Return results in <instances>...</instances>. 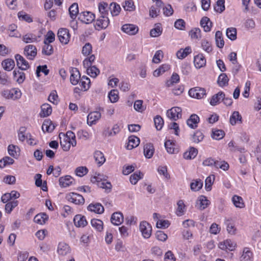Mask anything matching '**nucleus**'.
Here are the masks:
<instances>
[{
	"label": "nucleus",
	"mask_w": 261,
	"mask_h": 261,
	"mask_svg": "<svg viewBox=\"0 0 261 261\" xmlns=\"http://www.w3.org/2000/svg\"><path fill=\"white\" fill-rule=\"evenodd\" d=\"M182 110L180 107H174L167 110L166 115L170 119L176 121L182 116Z\"/></svg>",
	"instance_id": "nucleus-1"
},
{
	"label": "nucleus",
	"mask_w": 261,
	"mask_h": 261,
	"mask_svg": "<svg viewBox=\"0 0 261 261\" xmlns=\"http://www.w3.org/2000/svg\"><path fill=\"white\" fill-rule=\"evenodd\" d=\"M189 94L192 97L201 99L206 95V91L204 88L195 87L189 90Z\"/></svg>",
	"instance_id": "nucleus-2"
},
{
	"label": "nucleus",
	"mask_w": 261,
	"mask_h": 261,
	"mask_svg": "<svg viewBox=\"0 0 261 261\" xmlns=\"http://www.w3.org/2000/svg\"><path fill=\"white\" fill-rule=\"evenodd\" d=\"M66 199L76 204H83L85 202V199L81 195L74 192L68 194L66 196Z\"/></svg>",
	"instance_id": "nucleus-3"
},
{
	"label": "nucleus",
	"mask_w": 261,
	"mask_h": 261,
	"mask_svg": "<svg viewBox=\"0 0 261 261\" xmlns=\"http://www.w3.org/2000/svg\"><path fill=\"white\" fill-rule=\"evenodd\" d=\"M140 229L144 238H150L151 234V226L146 221H142L140 224Z\"/></svg>",
	"instance_id": "nucleus-4"
},
{
	"label": "nucleus",
	"mask_w": 261,
	"mask_h": 261,
	"mask_svg": "<svg viewBox=\"0 0 261 261\" xmlns=\"http://www.w3.org/2000/svg\"><path fill=\"white\" fill-rule=\"evenodd\" d=\"M58 37L61 43L66 44L69 41L70 34L67 29L61 28L58 32Z\"/></svg>",
	"instance_id": "nucleus-5"
},
{
	"label": "nucleus",
	"mask_w": 261,
	"mask_h": 261,
	"mask_svg": "<svg viewBox=\"0 0 261 261\" xmlns=\"http://www.w3.org/2000/svg\"><path fill=\"white\" fill-rule=\"evenodd\" d=\"M219 248L223 250L233 251L235 250L237 244L231 240L227 239L219 243Z\"/></svg>",
	"instance_id": "nucleus-6"
},
{
	"label": "nucleus",
	"mask_w": 261,
	"mask_h": 261,
	"mask_svg": "<svg viewBox=\"0 0 261 261\" xmlns=\"http://www.w3.org/2000/svg\"><path fill=\"white\" fill-rule=\"evenodd\" d=\"M37 54V48L33 45H28L24 48V54L29 60H33L36 56Z\"/></svg>",
	"instance_id": "nucleus-7"
},
{
	"label": "nucleus",
	"mask_w": 261,
	"mask_h": 261,
	"mask_svg": "<svg viewBox=\"0 0 261 261\" xmlns=\"http://www.w3.org/2000/svg\"><path fill=\"white\" fill-rule=\"evenodd\" d=\"M4 96L7 99L17 100L21 97V92L20 90L14 88L5 91Z\"/></svg>",
	"instance_id": "nucleus-8"
},
{
	"label": "nucleus",
	"mask_w": 261,
	"mask_h": 261,
	"mask_svg": "<svg viewBox=\"0 0 261 261\" xmlns=\"http://www.w3.org/2000/svg\"><path fill=\"white\" fill-rule=\"evenodd\" d=\"M15 58L16 61L17 66L19 69L21 70H25L29 68L30 65L28 62L22 56L19 54H16L15 56Z\"/></svg>",
	"instance_id": "nucleus-9"
},
{
	"label": "nucleus",
	"mask_w": 261,
	"mask_h": 261,
	"mask_svg": "<svg viewBox=\"0 0 261 261\" xmlns=\"http://www.w3.org/2000/svg\"><path fill=\"white\" fill-rule=\"evenodd\" d=\"M71 73L70 81L73 85H77L81 79V74L76 68H71L70 70Z\"/></svg>",
	"instance_id": "nucleus-10"
},
{
	"label": "nucleus",
	"mask_w": 261,
	"mask_h": 261,
	"mask_svg": "<svg viewBox=\"0 0 261 261\" xmlns=\"http://www.w3.org/2000/svg\"><path fill=\"white\" fill-rule=\"evenodd\" d=\"M121 30L123 32L129 35H135L137 33L139 30L138 28L133 24H124L122 27Z\"/></svg>",
	"instance_id": "nucleus-11"
},
{
	"label": "nucleus",
	"mask_w": 261,
	"mask_h": 261,
	"mask_svg": "<svg viewBox=\"0 0 261 261\" xmlns=\"http://www.w3.org/2000/svg\"><path fill=\"white\" fill-rule=\"evenodd\" d=\"M210 204V201L207 198L201 195L198 197L196 202V206L200 210H203L207 207Z\"/></svg>",
	"instance_id": "nucleus-12"
},
{
	"label": "nucleus",
	"mask_w": 261,
	"mask_h": 261,
	"mask_svg": "<svg viewBox=\"0 0 261 261\" xmlns=\"http://www.w3.org/2000/svg\"><path fill=\"white\" fill-rule=\"evenodd\" d=\"M81 20L85 23H91L95 19V15L90 12H83L80 14Z\"/></svg>",
	"instance_id": "nucleus-13"
},
{
	"label": "nucleus",
	"mask_w": 261,
	"mask_h": 261,
	"mask_svg": "<svg viewBox=\"0 0 261 261\" xmlns=\"http://www.w3.org/2000/svg\"><path fill=\"white\" fill-rule=\"evenodd\" d=\"M109 24V19L106 15H100L96 20V26L99 29H106Z\"/></svg>",
	"instance_id": "nucleus-14"
},
{
	"label": "nucleus",
	"mask_w": 261,
	"mask_h": 261,
	"mask_svg": "<svg viewBox=\"0 0 261 261\" xmlns=\"http://www.w3.org/2000/svg\"><path fill=\"white\" fill-rule=\"evenodd\" d=\"M70 252L69 245L65 243L61 242L59 244L57 252L60 255L65 256Z\"/></svg>",
	"instance_id": "nucleus-15"
},
{
	"label": "nucleus",
	"mask_w": 261,
	"mask_h": 261,
	"mask_svg": "<svg viewBox=\"0 0 261 261\" xmlns=\"http://www.w3.org/2000/svg\"><path fill=\"white\" fill-rule=\"evenodd\" d=\"M123 220V214L120 212L114 213L111 218V222L115 225H120Z\"/></svg>",
	"instance_id": "nucleus-16"
},
{
	"label": "nucleus",
	"mask_w": 261,
	"mask_h": 261,
	"mask_svg": "<svg viewBox=\"0 0 261 261\" xmlns=\"http://www.w3.org/2000/svg\"><path fill=\"white\" fill-rule=\"evenodd\" d=\"M194 63L196 68L199 69L205 66L206 60L203 55L200 54L195 56Z\"/></svg>",
	"instance_id": "nucleus-17"
},
{
	"label": "nucleus",
	"mask_w": 261,
	"mask_h": 261,
	"mask_svg": "<svg viewBox=\"0 0 261 261\" xmlns=\"http://www.w3.org/2000/svg\"><path fill=\"white\" fill-rule=\"evenodd\" d=\"M74 180V179L71 176L66 175L63 177H61L59 181L61 187L66 188L72 185Z\"/></svg>",
	"instance_id": "nucleus-18"
},
{
	"label": "nucleus",
	"mask_w": 261,
	"mask_h": 261,
	"mask_svg": "<svg viewBox=\"0 0 261 261\" xmlns=\"http://www.w3.org/2000/svg\"><path fill=\"white\" fill-rule=\"evenodd\" d=\"M140 143V139L135 136H130L128 139L127 149H132L137 147Z\"/></svg>",
	"instance_id": "nucleus-19"
},
{
	"label": "nucleus",
	"mask_w": 261,
	"mask_h": 261,
	"mask_svg": "<svg viewBox=\"0 0 261 261\" xmlns=\"http://www.w3.org/2000/svg\"><path fill=\"white\" fill-rule=\"evenodd\" d=\"M229 122L232 125L242 123V117L238 111H234L230 117Z\"/></svg>",
	"instance_id": "nucleus-20"
},
{
	"label": "nucleus",
	"mask_w": 261,
	"mask_h": 261,
	"mask_svg": "<svg viewBox=\"0 0 261 261\" xmlns=\"http://www.w3.org/2000/svg\"><path fill=\"white\" fill-rule=\"evenodd\" d=\"M73 221L74 225L76 227H84L87 224L86 218L81 215H76Z\"/></svg>",
	"instance_id": "nucleus-21"
},
{
	"label": "nucleus",
	"mask_w": 261,
	"mask_h": 261,
	"mask_svg": "<svg viewBox=\"0 0 261 261\" xmlns=\"http://www.w3.org/2000/svg\"><path fill=\"white\" fill-rule=\"evenodd\" d=\"M199 122V118L196 114H192L187 120V125L192 128H195Z\"/></svg>",
	"instance_id": "nucleus-22"
},
{
	"label": "nucleus",
	"mask_w": 261,
	"mask_h": 261,
	"mask_svg": "<svg viewBox=\"0 0 261 261\" xmlns=\"http://www.w3.org/2000/svg\"><path fill=\"white\" fill-rule=\"evenodd\" d=\"M101 117V114L97 111L91 112L87 116V122L88 123H90V125L94 123L97 120L100 119Z\"/></svg>",
	"instance_id": "nucleus-23"
},
{
	"label": "nucleus",
	"mask_w": 261,
	"mask_h": 261,
	"mask_svg": "<svg viewBox=\"0 0 261 261\" xmlns=\"http://www.w3.org/2000/svg\"><path fill=\"white\" fill-rule=\"evenodd\" d=\"M88 210L97 214H102L104 211V207L99 203H91L88 206Z\"/></svg>",
	"instance_id": "nucleus-24"
},
{
	"label": "nucleus",
	"mask_w": 261,
	"mask_h": 261,
	"mask_svg": "<svg viewBox=\"0 0 261 261\" xmlns=\"http://www.w3.org/2000/svg\"><path fill=\"white\" fill-rule=\"evenodd\" d=\"M253 254L249 248L243 249V254L240 257L241 261H252Z\"/></svg>",
	"instance_id": "nucleus-25"
},
{
	"label": "nucleus",
	"mask_w": 261,
	"mask_h": 261,
	"mask_svg": "<svg viewBox=\"0 0 261 261\" xmlns=\"http://www.w3.org/2000/svg\"><path fill=\"white\" fill-rule=\"evenodd\" d=\"M154 147L151 143H147L144 146V154L147 159L151 158L154 153Z\"/></svg>",
	"instance_id": "nucleus-26"
},
{
	"label": "nucleus",
	"mask_w": 261,
	"mask_h": 261,
	"mask_svg": "<svg viewBox=\"0 0 261 261\" xmlns=\"http://www.w3.org/2000/svg\"><path fill=\"white\" fill-rule=\"evenodd\" d=\"M41 111L40 113L41 117L48 116L52 112L51 107L48 103H44L41 106Z\"/></svg>",
	"instance_id": "nucleus-27"
},
{
	"label": "nucleus",
	"mask_w": 261,
	"mask_h": 261,
	"mask_svg": "<svg viewBox=\"0 0 261 261\" xmlns=\"http://www.w3.org/2000/svg\"><path fill=\"white\" fill-rule=\"evenodd\" d=\"M200 25L205 32H210L212 27V22L207 17H203L200 21Z\"/></svg>",
	"instance_id": "nucleus-28"
},
{
	"label": "nucleus",
	"mask_w": 261,
	"mask_h": 261,
	"mask_svg": "<svg viewBox=\"0 0 261 261\" xmlns=\"http://www.w3.org/2000/svg\"><path fill=\"white\" fill-rule=\"evenodd\" d=\"M13 74L14 80L19 84L22 83L25 79L24 73L19 70H14Z\"/></svg>",
	"instance_id": "nucleus-29"
},
{
	"label": "nucleus",
	"mask_w": 261,
	"mask_h": 261,
	"mask_svg": "<svg viewBox=\"0 0 261 261\" xmlns=\"http://www.w3.org/2000/svg\"><path fill=\"white\" fill-rule=\"evenodd\" d=\"M191 52V48L190 46H187L185 49L181 48L178 50L176 53V56L179 59H183Z\"/></svg>",
	"instance_id": "nucleus-30"
},
{
	"label": "nucleus",
	"mask_w": 261,
	"mask_h": 261,
	"mask_svg": "<svg viewBox=\"0 0 261 261\" xmlns=\"http://www.w3.org/2000/svg\"><path fill=\"white\" fill-rule=\"evenodd\" d=\"M2 66L5 70L11 71L15 66V62L11 59H7L2 61Z\"/></svg>",
	"instance_id": "nucleus-31"
},
{
	"label": "nucleus",
	"mask_w": 261,
	"mask_h": 261,
	"mask_svg": "<svg viewBox=\"0 0 261 261\" xmlns=\"http://www.w3.org/2000/svg\"><path fill=\"white\" fill-rule=\"evenodd\" d=\"M55 128V125L50 120H45L42 125V129L44 132H51Z\"/></svg>",
	"instance_id": "nucleus-32"
},
{
	"label": "nucleus",
	"mask_w": 261,
	"mask_h": 261,
	"mask_svg": "<svg viewBox=\"0 0 261 261\" xmlns=\"http://www.w3.org/2000/svg\"><path fill=\"white\" fill-rule=\"evenodd\" d=\"M198 153V150L194 147H191L189 151H186L184 153V158L187 160H191L195 158Z\"/></svg>",
	"instance_id": "nucleus-33"
},
{
	"label": "nucleus",
	"mask_w": 261,
	"mask_h": 261,
	"mask_svg": "<svg viewBox=\"0 0 261 261\" xmlns=\"http://www.w3.org/2000/svg\"><path fill=\"white\" fill-rule=\"evenodd\" d=\"M224 97V93L221 91L219 92L217 94L212 96L210 101V104L212 106H216L222 100V98Z\"/></svg>",
	"instance_id": "nucleus-34"
},
{
	"label": "nucleus",
	"mask_w": 261,
	"mask_h": 261,
	"mask_svg": "<svg viewBox=\"0 0 261 261\" xmlns=\"http://www.w3.org/2000/svg\"><path fill=\"white\" fill-rule=\"evenodd\" d=\"M120 131V128L117 124H115L112 129L110 130L107 129L104 130L103 134L106 137H111L116 135Z\"/></svg>",
	"instance_id": "nucleus-35"
},
{
	"label": "nucleus",
	"mask_w": 261,
	"mask_h": 261,
	"mask_svg": "<svg viewBox=\"0 0 261 261\" xmlns=\"http://www.w3.org/2000/svg\"><path fill=\"white\" fill-rule=\"evenodd\" d=\"M47 219L48 216L46 214L40 213L35 216L34 221L35 223L42 225L45 223Z\"/></svg>",
	"instance_id": "nucleus-36"
},
{
	"label": "nucleus",
	"mask_w": 261,
	"mask_h": 261,
	"mask_svg": "<svg viewBox=\"0 0 261 261\" xmlns=\"http://www.w3.org/2000/svg\"><path fill=\"white\" fill-rule=\"evenodd\" d=\"M215 41L217 47L220 48L223 47L224 45V41L222 37V33L221 31H218L216 32Z\"/></svg>",
	"instance_id": "nucleus-37"
},
{
	"label": "nucleus",
	"mask_w": 261,
	"mask_h": 261,
	"mask_svg": "<svg viewBox=\"0 0 261 261\" xmlns=\"http://www.w3.org/2000/svg\"><path fill=\"white\" fill-rule=\"evenodd\" d=\"M44 44L42 47V53L46 56H50L54 53V48L51 45L46 42V40H44Z\"/></svg>",
	"instance_id": "nucleus-38"
},
{
	"label": "nucleus",
	"mask_w": 261,
	"mask_h": 261,
	"mask_svg": "<svg viewBox=\"0 0 261 261\" xmlns=\"http://www.w3.org/2000/svg\"><path fill=\"white\" fill-rule=\"evenodd\" d=\"M162 28L160 23H156L154 28L150 30V35L152 37H157L161 35Z\"/></svg>",
	"instance_id": "nucleus-39"
},
{
	"label": "nucleus",
	"mask_w": 261,
	"mask_h": 261,
	"mask_svg": "<svg viewBox=\"0 0 261 261\" xmlns=\"http://www.w3.org/2000/svg\"><path fill=\"white\" fill-rule=\"evenodd\" d=\"M94 157L95 161L99 165V166L102 165L106 161V159L103 154L100 151H96L94 152Z\"/></svg>",
	"instance_id": "nucleus-40"
},
{
	"label": "nucleus",
	"mask_w": 261,
	"mask_h": 261,
	"mask_svg": "<svg viewBox=\"0 0 261 261\" xmlns=\"http://www.w3.org/2000/svg\"><path fill=\"white\" fill-rule=\"evenodd\" d=\"M170 69V66L168 64H163L159 68L155 70L153 73V75L155 77H158L160 75L164 73Z\"/></svg>",
	"instance_id": "nucleus-41"
},
{
	"label": "nucleus",
	"mask_w": 261,
	"mask_h": 261,
	"mask_svg": "<svg viewBox=\"0 0 261 261\" xmlns=\"http://www.w3.org/2000/svg\"><path fill=\"white\" fill-rule=\"evenodd\" d=\"M69 13L72 19H75L77 14L79 13L78 5L76 3H73L69 8Z\"/></svg>",
	"instance_id": "nucleus-42"
},
{
	"label": "nucleus",
	"mask_w": 261,
	"mask_h": 261,
	"mask_svg": "<svg viewBox=\"0 0 261 261\" xmlns=\"http://www.w3.org/2000/svg\"><path fill=\"white\" fill-rule=\"evenodd\" d=\"M232 201L233 204L236 207L239 208H243L245 206V204L243 198L239 196L234 195L232 198Z\"/></svg>",
	"instance_id": "nucleus-43"
},
{
	"label": "nucleus",
	"mask_w": 261,
	"mask_h": 261,
	"mask_svg": "<svg viewBox=\"0 0 261 261\" xmlns=\"http://www.w3.org/2000/svg\"><path fill=\"white\" fill-rule=\"evenodd\" d=\"M91 224L93 227L98 231H101L103 229V222L99 219H92Z\"/></svg>",
	"instance_id": "nucleus-44"
},
{
	"label": "nucleus",
	"mask_w": 261,
	"mask_h": 261,
	"mask_svg": "<svg viewBox=\"0 0 261 261\" xmlns=\"http://www.w3.org/2000/svg\"><path fill=\"white\" fill-rule=\"evenodd\" d=\"M109 8L112 16L118 15L121 10L120 6L115 3H112Z\"/></svg>",
	"instance_id": "nucleus-45"
},
{
	"label": "nucleus",
	"mask_w": 261,
	"mask_h": 261,
	"mask_svg": "<svg viewBox=\"0 0 261 261\" xmlns=\"http://www.w3.org/2000/svg\"><path fill=\"white\" fill-rule=\"evenodd\" d=\"M214 166L217 169H221L224 171L228 170L229 166V164L224 161H215Z\"/></svg>",
	"instance_id": "nucleus-46"
},
{
	"label": "nucleus",
	"mask_w": 261,
	"mask_h": 261,
	"mask_svg": "<svg viewBox=\"0 0 261 261\" xmlns=\"http://www.w3.org/2000/svg\"><path fill=\"white\" fill-rule=\"evenodd\" d=\"M61 134H60V136ZM60 138V144L61 146L64 151H68L70 148V146L71 145V141L70 140H69L68 138H64L63 140L61 139V137Z\"/></svg>",
	"instance_id": "nucleus-47"
},
{
	"label": "nucleus",
	"mask_w": 261,
	"mask_h": 261,
	"mask_svg": "<svg viewBox=\"0 0 261 261\" xmlns=\"http://www.w3.org/2000/svg\"><path fill=\"white\" fill-rule=\"evenodd\" d=\"M229 79L225 73H221L218 77V84L221 87L225 86L228 84Z\"/></svg>",
	"instance_id": "nucleus-48"
},
{
	"label": "nucleus",
	"mask_w": 261,
	"mask_h": 261,
	"mask_svg": "<svg viewBox=\"0 0 261 261\" xmlns=\"http://www.w3.org/2000/svg\"><path fill=\"white\" fill-rule=\"evenodd\" d=\"M203 186V182L200 179H196L190 184L191 189L193 191H198Z\"/></svg>",
	"instance_id": "nucleus-49"
},
{
	"label": "nucleus",
	"mask_w": 261,
	"mask_h": 261,
	"mask_svg": "<svg viewBox=\"0 0 261 261\" xmlns=\"http://www.w3.org/2000/svg\"><path fill=\"white\" fill-rule=\"evenodd\" d=\"M225 224L226 225V229L228 233L231 235L234 234L236 232V228L231 221L229 220H226Z\"/></svg>",
	"instance_id": "nucleus-50"
},
{
	"label": "nucleus",
	"mask_w": 261,
	"mask_h": 261,
	"mask_svg": "<svg viewBox=\"0 0 261 261\" xmlns=\"http://www.w3.org/2000/svg\"><path fill=\"white\" fill-rule=\"evenodd\" d=\"M143 174L139 172H136L131 175L129 178L130 182L133 185H136L138 181L142 178Z\"/></svg>",
	"instance_id": "nucleus-51"
},
{
	"label": "nucleus",
	"mask_w": 261,
	"mask_h": 261,
	"mask_svg": "<svg viewBox=\"0 0 261 261\" xmlns=\"http://www.w3.org/2000/svg\"><path fill=\"white\" fill-rule=\"evenodd\" d=\"M226 36L231 40L237 39V30L234 28H229L226 30Z\"/></svg>",
	"instance_id": "nucleus-52"
},
{
	"label": "nucleus",
	"mask_w": 261,
	"mask_h": 261,
	"mask_svg": "<svg viewBox=\"0 0 261 261\" xmlns=\"http://www.w3.org/2000/svg\"><path fill=\"white\" fill-rule=\"evenodd\" d=\"M22 40L25 43L36 42L37 40L36 35L33 34H27L22 37Z\"/></svg>",
	"instance_id": "nucleus-53"
},
{
	"label": "nucleus",
	"mask_w": 261,
	"mask_h": 261,
	"mask_svg": "<svg viewBox=\"0 0 261 261\" xmlns=\"http://www.w3.org/2000/svg\"><path fill=\"white\" fill-rule=\"evenodd\" d=\"M225 135L224 131L221 129H213L212 137L216 140L222 139Z\"/></svg>",
	"instance_id": "nucleus-54"
},
{
	"label": "nucleus",
	"mask_w": 261,
	"mask_h": 261,
	"mask_svg": "<svg viewBox=\"0 0 261 261\" xmlns=\"http://www.w3.org/2000/svg\"><path fill=\"white\" fill-rule=\"evenodd\" d=\"M64 138H68L69 140L71 141V145L72 146H75L76 145V141L75 140V135L74 133L71 130H68L66 132V136L63 134Z\"/></svg>",
	"instance_id": "nucleus-55"
},
{
	"label": "nucleus",
	"mask_w": 261,
	"mask_h": 261,
	"mask_svg": "<svg viewBox=\"0 0 261 261\" xmlns=\"http://www.w3.org/2000/svg\"><path fill=\"white\" fill-rule=\"evenodd\" d=\"M154 122L157 130H161L164 125L163 119L159 115L156 116L154 118Z\"/></svg>",
	"instance_id": "nucleus-56"
},
{
	"label": "nucleus",
	"mask_w": 261,
	"mask_h": 261,
	"mask_svg": "<svg viewBox=\"0 0 261 261\" xmlns=\"http://www.w3.org/2000/svg\"><path fill=\"white\" fill-rule=\"evenodd\" d=\"M87 73L92 77H96L99 74V70L95 66H92L87 69Z\"/></svg>",
	"instance_id": "nucleus-57"
},
{
	"label": "nucleus",
	"mask_w": 261,
	"mask_h": 261,
	"mask_svg": "<svg viewBox=\"0 0 261 261\" xmlns=\"http://www.w3.org/2000/svg\"><path fill=\"white\" fill-rule=\"evenodd\" d=\"M224 0H218L216 5L214 6L215 10L220 13L225 10Z\"/></svg>",
	"instance_id": "nucleus-58"
},
{
	"label": "nucleus",
	"mask_w": 261,
	"mask_h": 261,
	"mask_svg": "<svg viewBox=\"0 0 261 261\" xmlns=\"http://www.w3.org/2000/svg\"><path fill=\"white\" fill-rule=\"evenodd\" d=\"M18 205V201L14 200L10 202H8L5 205V211L6 213L10 214L14 208Z\"/></svg>",
	"instance_id": "nucleus-59"
},
{
	"label": "nucleus",
	"mask_w": 261,
	"mask_h": 261,
	"mask_svg": "<svg viewBox=\"0 0 261 261\" xmlns=\"http://www.w3.org/2000/svg\"><path fill=\"white\" fill-rule=\"evenodd\" d=\"M109 98L111 102L114 103L119 99L118 92L117 90H112L109 93Z\"/></svg>",
	"instance_id": "nucleus-60"
},
{
	"label": "nucleus",
	"mask_w": 261,
	"mask_h": 261,
	"mask_svg": "<svg viewBox=\"0 0 261 261\" xmlns=\"http://www.w3.org/2000/svg\"><path fill=\"white\" fill-rule=\"evenodd\" d=\"M103 180H106L105 176L100 173H95V175L91 178V181L92 183H98Z\"/></svg>",
	"instance_id": "nucleus-61"
},
{
	"label": "nucleus",
	"mask_w": 261,
	"mask_h": 261,
	"mask_svg": "<svg viewBox=\"0 0 261 261\" xmlns=\"http://www.w3.org/2000/svg\"><path fill=\"white\" fill-rule=\"evenodd\" d=\"M108 5L106 3L102 2L99 4L98 9L101 15H106L107 16L108 14Z\"/></svg>",
	"instance_id": "nucleus-62"
},
{
	"label": "nucleus",
	"mask_w": 261,
	"mask_h": 261,
	"mask_svg": "<svg viewBox=\"0 0 261 261\" xmlns=\"http://www.w3.org/2000/svg\"><path fill=\"white\" fill-rule=\"evenodd\" d=\"M215 176L214 175L208 176L205 180V187L206 191L211 190L212 186L214 182Z\"/></svg>",
	"instance_id": "nucleus-63"
},
{
	"label": "nucleus",
	"mask_w": 261,
	"mask_h": 261,
	"mask_svg": "<svg viewBox=\"0 0 261 261\" xmlns=\"http://www.w3.org/2000/svg\"><path fill=\"white\" fill-rule=\"evenodd\" d=\"M165 147L167 152L170 153H174L176 150V149L174 148V144L172 143L170 140L165 142Z\"/></svg>",
	"instance_id": "nucleus-64"
}]
</instances>
